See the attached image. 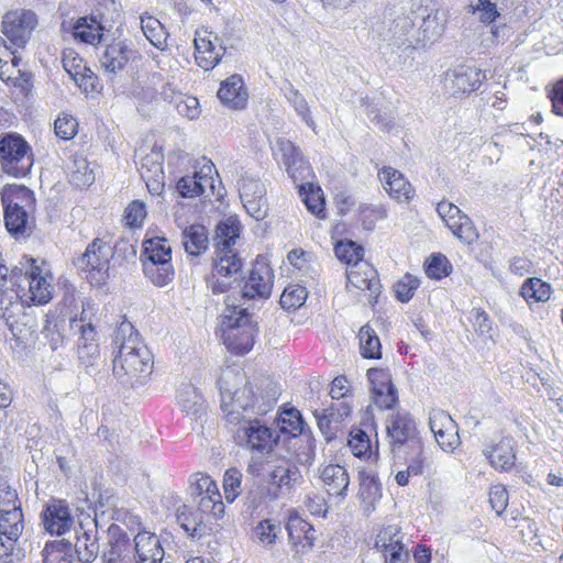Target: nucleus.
<instances>
[{
	"label": "nucleus",
	"instance_id": "35",
	"mask_svg": "<svg viewBox=\"0 0 563 563\" xmlns=\"http://www.w3.org/2000/svg\"><path fill=\"white\" fill-rule=\"evenodd\" d=\"M242 225L238 218L228 217L220 221L216 229L214 249L235 250L234 245L240 238Z\"/></svg>",
	"mask_w": 563,
	"mask_h": 563
},
{
	"label": "nucleus",
	"instance_id": "26",
	"mask_svg": "<svg viewBox=\"0 0 563 563\" xmlns=\"http://www.w3.org/2000/svg\"><path fill=\"white\" fill-rule=\"evenodd\" d=\"M87 525L88 528H85L84 522H80L81 532H77V541L75 543L78 560L82 563L95 561L99 554L97 517L91 519Z\"/></svg>",
	"mask_w": 563,
	"mask_h": 563
},
{
	"label": "nucleus",
	"instance_id": "61",
	"mask_svg": "<svg viewBox=\"0 0 563 563\" xmlns=\"http://www.w3.org/2000/svg\"><path fill=\"white\" fill-rule=\"evenodd\" d=\"M65 329V321L62 322H52L46 321L44 325L43 333L45 338L48 340L49 346L53 351H56L60 347L65 346V334L63 333Z\"/></svg>",
	"mask_w": 563,
	"mask_h": 563
},
{
	"label": "nucleus",
	"instance_id": "15",
	"mask_svg": "<svg viewBox=\"0 0 563 563\" xmlns=\"http://www.w3.org/2000/svg\"><path fill=\"white\" fill-rule=\"evenodd\" d=\"M485 79L486 75L481 69L457 65L445 73L444 87L452 96L462 97L476 91Z\"/></svg>",
	"mask_w": 563,
	"mask_h": 563
},
{
	"label": "nucleus",
	"instance_id": "10",
	"mask_svg": "<svg viewBox=\"0 0 563 563\" xmlns=\"http://www.w3.org/2000/svg\"><path fill=\"white\" fill-rule=\"evenodd\" d=\"M113 256L112 246L101 239L91 241L86 251L76 258L75 266L86 273V278L92 286H101L109 278L110 260Z\"/></svg>",
	"mask_w": 563,
	"mask_h": 563
},
{
	"label": "nucleus",
	"instance_id": "13",
	"mask_svg": "<svg viewBox=\"0 0 563 563\" xmlns=\"http://www.w3.org/2000/svg\"><path fill=\"white\" fill-rule=\"evenodd\" d=\"M406 541L408 538L398 525H387L377 530L374 548L383 555L385 563H405L409 559Z\"/></svg>",
	"mask_w": 563,
	"mask_h": 563
},
{
	"label": "nucleus",
	"instance_id": "23",
	"mask_svg": "<svg viewBox=\"0 0 563 563\" xmlns=\"http://www.w3.org/2000/svg\"><path fill=\"white\" fill-rule=\"evenodd\" d=\"M225 48L219 37L212 33L197 34L195 38V59L205 70L213 69L224 55Z\"/></svg>",
	"mask_w": 563,
	"mask_h": 563
},
{
	"label": "nucleus",
	"instance_id": "19",
	"mask_svg": "<svg viewBox=\"0 0 563 563\" xmlns=\"http://www.w3.org/2000/svg\"><path fill=\"white\" fill-rule=\"evenodd\" d=\"M107 22L106 12L96 9L91 15L80 16L73 25L71 34L76 42L97 45L101 43Z\"/></svg>",
	"mask_w": 563,
	"mask_h": 563
},
{
	"label": "nucleus",
	"instance_id": "44",
	"mask_svg": "<svg viewBox=\"0 0 563 563\" xmlns=\"http://www.w3.org/2000/svg\"><path fill=\"white\" fill-rule=\"evenodd\" d=\"M358 340L361 355L364 358H379L382 356L379 338L368 324L360 329Z\"/></svg>",
	"mask_w": 563,
	"mask_h": 563
},
{
	"label": "nucleus",
	"instance_id": "25",
	"mask_svg": "<svg viewBox=\"0 0 563 563\" xmlns=\"http://www.w3.org/2000/svg\"><path fill=\"white\" fill-rule=\"evenodd\" d=\"M109 549L103 552V563H133L130 555V538L122 528L115 523H111L108 528Z\"/></svg>",
	"mask_w": 563,
	"mask_h": 563
},
{
	"label": "nucleus",
	"instance_id": "49",
	"mask_svg": "<svg viewBox=\"0 0 563 563\" xmlns=\"http://www.w3.org/2000/svg\"><path fill=\"white\" fill-rule=\"evenodd\" d=\"M95 181V173L85 157H76L70 168V183L76 187H87Z\"/></svg>",
	"mask_w": 563,
	"mask_h": 563
},
{
	"label": "nucleus",
	"instance_id": "40",
	"mask_svg": "<svg viewBox=\"0 0 563 563\" xmlns=\"http://www.w3.org/2000/svg\"><path fill=\"white\" fill-rule=\"evenodd\" d=\"M73 545L69 541L56 540L45 544L43 563H73Z\"/></svg>",
	"mask_w": 563,
	"mask_h": 563
},
{
	"label": "nucleus",
	"instance_id": "11",
	"mask_svg": "<svg viewBox=\"0 0 563 563\" xmlns=\"http://www.w3.org/2000/svg\"><path fill=\"white\" fill-rule=\"evenodd\" d=\"M92 310L90 303L82 307L79 318H73L68 321V327L73 335L77 336L76 346L78 358L87 366L93 365L100 355L98 333L92 323Z\"/></svg>",
	"mask_w": 563,
	"mask_h": 563
},
{
	"label": "nucleus",
	"instance_id": "4",
	"mask_svg": "<svg viewBox=\"0 0 563 563\" xmlns=\"http://www.w3.org/2000/svg\"><path fill=\"white\" fill-rule=\"evenodd\" d=\"M1 201L8 232L15 238L30 234L35 225L33 191L20 185L4 187L1 191Z\"/></svg>",
	"mask_w": 563,
	"mask_h": 563
},
{
	"label": "nucleus",
	"instance_id": "57",
	"mask_svg": "<svg viewBox=\"0 0 563 563\" xmlns=\"http://www.w3.org/2000/svg\"><path fill=\"white\" fill-rule=\"evenodd\" d=\"M286 172L288 176L292 179L295 184L301 181L307 183L312 177V169L310 164L305 157L299 155L296 159L291 161V163L286 166Z\"/></svg>",
	"mask_w": 563,
	"mask_h": 563
},
{
	"label": "nucleus",
	"instance_id": "43",
	"mask_svg": "<svg viewBox=\"0 0 563 563\" xmlns=\"http://www.w3.org/2000/svg\"><path fill=\"white\" fill-rule=\"evenodd\" d=\"M143 266L145 276L156 286H166L174 278L175 271L172 265V260L161 263H144Z\"/></svg>",
	"mask_w": 563,
	"mask_h": 563
},
{
	"label": "nucleus",
	"instance_id": "24",
	"mask_svg": "<svg viewBox=\"0 0 563 563\" xmlns=\"http://www.w3.org/2000/svg\"><path fill=\"white\" fill-rule=\"evenodd\" d=\"M132 54L133 51L125 40H113L100 55L101 68L108 76L114 77L124 69Z\"/></svg>",
	"mask_w": 563,
	"mask_h": 563
},
{
	"label": "nucleus",
	"instance_id": "58",
	"mask_svg": "<svg viewBox=\"0 0 563 563\" xmlns=\"http://www.w3.org/2000/svg\"><path fill=\"white\" fill-rule=\"evenodd\" d=\"M282 528L278 523L269 519L262 520L255 528L254 533L258 541L264 547H269L275 543L277 536L280 533Z\"/></svg>",
	"mask_w": 563,
	"mask_h": 563
},
{
	"label": "nucleus",
	"instance_id": "46",
	"mask_svg": "<svg viewBox=\"0 0 563 563\" xmlns=\"http://www.w3.org/2000/svg\"><path fill=\"white\" fill-rule=\"evenodd\" d=\"M277 423L279 432L284 434H289L292 438L303 434L305 422L301 413L295 408L284 410L279 415Z\"/></svg>",
	"mask_w": 563,
	"mask_h": 563
},
{
	"label": "nucleus",
	"instance_id": "29",
	"mask_svg": "<svg viewBox=\"0 0 563 563\" xmlns=\"http://www.w3.org/2000/svg\"><path fill=\"white\" fill-rule=\"evenodd\" d=\"M416 19L415 14L411 15H402L395 19L388 30L390 36L388 41L391 42L394 46L401 47L408 46L412 47L416 44L417 38V29H416Z\"/></svg>",
	"mask_w": 563,
	"mask_h": 563
},
{
	"label": "nucleus",
	"instance_id": "2",
	"mask_svg": "<svg viewBox=\"0 0 563 563\" xmlns=\"http://www.w3.org/2000/svg\"><path fill=\"white\" fill-rule=\"evenodd\" d=\"M113 344L118 349L113 374L132 387L144 385L153 372V355L130 321L124 320L117 328Z\"/></svg>",
	"mask_w": 563,
	"mask_h": 563
},
{
	"label": "nucleus",
	"instance_id": "47",
	"mask_svg": "<svg viewBox=\"0 0 563 563\" xmlns=\"http://www.w3.org/2000/svg\"><path fill=\"white\" fill-rule=\"evenodd\" d=\"M285 97L292 106L296 113L301 118V120L314 131L316 123L310 115V108L308 106L307 100L299 92V90H297L296 88H294L292 85L289 84L288 87L285 88Z\"/></svg>",
	"mask_w": 563,
	"mask_h": 563
},
{
	"label": "nucleus",
	"instance_id": "20",
	"mask_svg": "<svg viewBox=\"0 0 563 563\" xmlns=\"http://www.w3.org/2000/svg\"><path fill=\"white\" fill-rule=\"evenodd\" d=\"M130 547V555L133 563H162L164 549L158 537L146 530L139 531Z\"/></svg>",
	"mask_w": 563,
	"mask_h": 563
},
{
	"label": "nucleus",
	"instance_id": "37",
	"mask_svg": "<svg viewBox=\"0 0 563 563\" xmlns=\"http://www.w3.org/2000/svg\"><path fill=\"white\" fill-rule=\"evenodd\" d=\"M299 195L308 211L319 219L325 218L324 198L319 186H313L310 181L298 185Z\"/></svg>",
	"mask_w": 563,
	"mask_h": 563
},
{
	"label": "nucleus",
	"instance_id": "27",
	"mask_svg": "<svg viewBox=\"0 0 563 563\" xmlns=\"http://www.w3.org/2000/svg\"><path fill=\"white\" fill-rule=\"evenodd\" d=\"M378 176L385 190L395 200L408 202L412 198L413 188L400 172L384 167Z\"/></svg>",
	"mask_w": 563,
	"mask_h": 563
},
{
	"label": "nucleus",
	"instance_id": "31",
	"mask_svg": "<svg viewBox=\"0 0 563 563\" xmlns=\"http://www.w3.org/2000/svg\"><path fill=\"white\" fill-rule=\"evenodd\" d=\"M361 507L366 517L371 516L382 498L380 484L377 478L365 471H358Z\"/></svg>",
	"mask_w": 563,
	"mask_h": 563
},
{
	"label": "nucleus",
	"instance_id": "60",
	"mask_svg": "<svg viewBox=\"0 0 563 563\" xmlns=\"http://www.w3.org/2000/svg\"><path fill=\"white\" fill-rule=\"evenodd\" d=\"M419 285L420 280L416 276L406 274L395 285L396 298L401 302H408L413 297Z\"/></svg>",
	"mask_w": 563,
	"mask_h": 563
},
{
	"label": "nucleus",
	"instance_id": "5",
	"mask_svg": "<svg viewBox=\"0 0 563 563\" xmlns=\"http://www.w3.org/2000/svg\"><path fill=\"white\" fill-rule=\"evenodd\" d=\"M221 332L224 345L232 353L245 354L254 345L256 328L251 321L247 309L230 302L229 297L222 314Z\"/></svg>",
	"mask_w": 563,
	"mask_h": 563
},
{
	"label": "nucleus",
	"instance_id": "54",
	"mask_svg": "<svg viewBox=\"0 0 563 563\" xmlns=\"http://www.w3.org/2000/svg\"><path fill=\"white\" fill-rule=\"evenodd\" d=\"M456 424L449 412L442 409H432L429 413V426L433 435L443 434L444 431H453Z\"/></svg>",
	"mask_w": 563,
	"mask_h": 563
},
{
	"label": "nucleus",
	"instance_id": "52",
	"mask_svg": "<svg viewBox=\"0 0 563 563\" xmlns=\"http://www.w3.org/2000/svg\"><path fill=\"white\" fill-rule=\"evenodd\" d=\"M170 102L181 117L189 120H194L199 117V101L196 97L178 93L170 100Z\"/></svg>",
	"mask_w": 563,
	"mask_h": 563
},
{
	"label": "nucleus",
	"instance_id": "12",
	"mask_svg": "<svg viewBox=\"0 0 563 563\" xmlns=\"http://www.w3.org/2000/svg\"><path fill=\"white\" fill-rule=\"evenodd\" d=\"M37 23V15L34 11L15 9L8 11L2 16L1 31L13 46L23 48L30 41Z\"/></svg>",
	"mask_w": 563,
	"mask_h": 563
},
{
	"label": "nucleus",
	"instance_id": "1",
	"mask_svg": "<svg viewBox=\"0 0 563 563\" xmlns=\"http://www.w3.org/2000/svg\"><path fill=\"white\" fill-rule=\"evenodd\" d=\"M244 375L240 371L225 369L218 380L221 396V409L230 423L245 422L238 432V440L252 453L268 454L277 444L279 435L271 428L261 424L253 416H263L275 407L280 388L269 378L244 384Z\"/></svg>",
	"mask_w": 563,
	"mask_h": 563
},
{
	"label": "nucleus",
	"instance_id": "59",
	"mask_svg": "<svg viewBox=\"0 0 563 563\" xmlns=\"http://www.w3.org/2000/svg\"><path fill=\"white\" fill-rule=\"evenodd\" d=\"M62 63L64 69L75 79L80 73H82L87 66L80 55L73 48H65L62 54Z\"/></svg>",
	"mask_w": 563,
	"mask_h": 563
},
{
	"label": "nucleus",
	"instance_id": "17",
	"mask_svg": "<svg viewBox=\"0 0 563 563\" xmlns=\"http://www.w3.org/2000/svg\"><path fill=\"white\" fill-rule=\"evenodd\" d=\"M273 271L264 261L256 260L242 287L244 298L265 299L271 296L273 287Z\"/></svg>",
	"mask_w": 563,
	"mask_h": 563
},
{
	"label": "nucleus",
	"instance_id": "33",
	"mask_svg": "<svg viewBox=\"0 0 563 563\" xmlns=\"http://www.w3.org/2000/svg\"><path fill=\"white\" fill-rule=\"evenodd\" d=\"M320 477L328 487V494L345 497L350 478L344 466L329 464L322 468Z\"/></svg>",
	"mask_w": 563,
	"mask_h": 563
},
{
	"label": "nucleus",
	"instance_id": "62",
	"mask_svg": "<svg viewBox=\"0 0 563 563\" xmlns=\"http://www.w3.org/2000/svg\"><path fill=\"white\" fill-rule=\"evenodd\" d=\"M73 80L86 95L99 93L102 90V84L100 82L98 76L89 67H87Z\"/></svg>",
	"mask_w": 563,
	"mask_h": 563
},
{
	"label": "nucleus",
	"instance_id": "39",
	"mask_svg": "<svg viewBox=\"0 0 563 563\" xmlns=\"http://www.w3.org/2000/svg\"><path fill=\"white\" fill-rule=\"evenodd\" d=\"M520 295L528 302H544L550 299L551 285L537 277L527 278L521 288Z\"/></svg>",
	"mask_w": 563,
	"mask_h": 563
},
{
	"label": "nucleus",
	"instance_id": "28",
	"mask_svg": "<svg viewBox=\"0 0 563 563\" xmlns=\"http://www.w3.org/2000/svg\"><path fill=\"white\" fill-rule=\"evenodd\" d=\"M220 101L233 109L245 107L249 98L243 78L240 75H232L223 80L218 90Z\"/></svg>",
	"mask_w": 563,
	"mask_h": 563
},
{
	"label": "nucleus",
	"instance_id": "42",
	"mask_svg": "<svg viewBox=\"0 0 563 563\" xmlns=\"http://www.w3.org/2000/svg\"><path fill=\"white\" fill-rule=\"evenodd\" d=\"M143 255L146 261L144 263H161L172 260V247L164 238L148 239L143 244Z\"/></svg>",
	"mask_w": 563,
	"mask_h": 563
},
{
	"label": "nucleus",
	"instance_id": "36",
	"mask_svg": "<svg viewBox=\"0 0 563 563\" xmlns=\"http://www.w3.org/2000/svg\"><path fill=\"white\" fill-rule=\"evenodd\" d=\"M289 540L292 544H301L302 548L313 545L312 526L303 520L297 512L290 514L286 526Z\"/></svg>",
	"mask_w": 563,
	"mask_h": 563
},
{
	"label": "nucleus",
	"instance_id": "64",
	"mask_svg": "<svg viewBox=\"0 0 563 563\" xmlns=\"http://www.w3.org/2000/svg\"><path fill=\"white\" fill-rule=\"evenodd\" d=\"M242 474L236 468H230L223 476V489L228 503L234 501L240 494Z\"/></svg>",
	"mask_w": 563,
	"mask_h": 563
},
{
	"label": "nucleus",
	"instance_id": "7",
	"mask_svg": "<svg viewBox=\"0 0 563 563\" xmlns=\"http://www.w3.org/2000/svg\"><path fill=\"white\" fill-rule=\"evenodd\" d=\"M34 155L26 140L15 132L0 134V166L4 174L22 178L30 174Z\"/></svg>",
	"mask_w": 563,
	"mask_h": 563
},
{
	"label": "nucleus",
	"instance_id": "41",
	"mask_svg": "<svg viewBox=\"0 0 563 563\" xmlns=\"http://www.w3.org/2000/svg\"><path fill=\"white\" fill-rule=\"evenodd\" d=\"M140 24L144 36L158 49L166 46V32L163 24L154 16H140Z\"/></svg>",
	"mask_w": 563,
	"mask_h": 563
},
{
	"label": "nucleus",
	"instance_id": "6",
	"mask_svg": "<svg viewBox=\"0 0 563 563\" xmlns=\"http://www.w3.org/2000/svg\"><path fill=\"white\" fill-rule=\"evenodd\" d=\"M8 267L0 263V308L2 310V319L11 331L12 335L18 340H25L37 328L36 319L32 310H27L32 305L14 299L9 294L7 286Z\"/></svg>",
	"mask_w": 563,
	"mask_h": 563
},
{
	"label": "nucleus",
	"instance_id": "14",
	"mask_svg": "<svg viewBox=\"0 0 563 563\" xmlns=\"http://www.w3.org/2000/svg\"><path fill=\"white\" fill-rule=\"evenodd\" d=\"M412 14H415L416 24H419L416 44L433 43L442 36L448 16L438 3L420 5Z\"/></svg>",
	"mask_w": 563,
	"mask_h": 563
},
{
	"label": "nucleus",
	"instance_id": "38",
	"mask_svg": "<svg viewBox=\"0 0 563 563\" xmlns=\"http://www.w3.org/2000/svg\"><path fill=\"white\" fill-rule=\"evenodd\" d=\"M169 498L175 508L177 522L188 534L194 536L198 526L202 523V516L198 511H191L178 496L170 494Z\"/></svg>",
	"mask_w": 563,
	"mask_h": 563
},
{
	"label": "nucleus",
	"instance_id": "53",
	"mask_svg": "<svg viewBox=\"0 0 563 563\" xmlns=\"http://www.w3.org/2000/svg\"><path fill=\"white\" fill-rule=\"evenodd\" d=\"M470 8L483 24H492L500 15L497 4L490 0H476L470 4Z\"/></svg>",
	"mask_w": 563,
	"mask_h": 563
},
{
	"label": "nucleus",
	"instance_id": "21",
	"mask_svg": "<svg viewBox=\"0 0 563 563\" xmlns=\"http://www.w3.org/2000/svg\"><path fill=\"white\" fill-rule=\"evenodd\" d=\"M213 173H216L214 166L209 161L199 170H195L192 175H186L177 181L178 194L184 198H195L203 195L208 188L213 192Z\"/></svg>",
	"mask_w": 563,
	"mask_h": 563
},
{
	"label": "nucleus",
	"instance_id": "32",
	"mask_svg": "<svg viewBox=\"0 0 563 563\" xmlns=\"http://www.w3.org/2000/svg\"><path fill=\"white\" fill-rule=\"evenodd\" d=\"M177 400L181 411L199 420L205 416V400L197 388L190 383L180 384Z\"/></svg>",
	"mask_w": 563,
	"mask_h": 563
},
{
	"label": "nucleus",
	"instance_id": "55",
	"mask_svg": "<svg viewBox=\"0 0 563 563\" xmlns=\"http://www.w3.org/2000/svg\"><path fill=\"white\" fill-rule=\"evenodd\" d=\"M347 445L354 457H365L367 452L372 454L369 437L362 429H353L350 432ZM367 457H371V455Z\"/></svg>",
	"mask_w": 563,
	"mask_h": 563
},
{
	"label": "nucleus",
	"instance_id": "63",
	"mask_svg": "<svg viewBox=\"0 0 563 563\" xmlns=\"http://www.w3.org/2000/svg\"><path fill=\"white\" fill-rule=\"evenodd\" d=\"M78 123L73 115L62 114L54 123V130L57 137L68 141L77 134Z\"/></svg>",
	"mask_w": 563,
	"mask_h": 563
},
{
	"label": "nucleus",
	"instance_id": "9",
	"mask_svg": "<svg viewBox=\"0 0 563 563\" xmlns=\"http://www.w3.org/2000/svg\"><path fill=\"white\" fill-rule=\"evenodd\" d=\"M387 437L394 455L421 457L422 443L415 420L407 412H396L387 420Z\"/></svg>",
	"mask_w": 563,
	"mask_h": 563
},
{
	"label": "nucleus",
	"instance_id": "3",
	"mask_svg": "<svg viewBox=\"0 0 563 563\" xmlns=\"http://www.w3.org/2000/svg\"><path fill=\"white\" fill-rule=\"evenodd\" d=\"M7 280L3 288L14 299L23 302L40 306L47 303L53 297V275L44 263L38 265L34 258H26L23 267H14Z\"/></svg>",
	"mask_w": 563,
	"mask_h": 563
},
{
	"label": "nucleus",
	"instance_id": "16",
	"mask_svg": "<svg viewBox=\"0 0 563 563\" xmlns=\"http://www.w3.org/2000/svg\"><path fill=\"white\" fill-rule=\"evenodd\" d=\"M42 523L51 534L62 536L74 526V517L68 504L62 499H51L41 512Z\"/></svg>",
	"mask_w": 563,
	"mask_h": 563
},
{
	"label": "nucleus",
	"instance_id": "51",
	"mask_svg": "<svg viewBox=\"0 0 563 563\" xmlns=\"http://www.w3.org/2000/svg\"><path fill=\"white\" fill-rule=\"evenodd\" d=\"M307 296L308 291L306 287L289 285L284 289L280 296V306L287 310L297 309L305 303Z\"/></svg>",
	"mask_w": 563,
	"mask_h": 563
},
{
	"label": "nucleus",
	"instance_id": "22",
	"mask_svg": "<svg viewBox=\"0 0 563 563\" xmlns=\"http://www.w3.org/2000/svg\"><path fill=\"white\" fill-rule=\"evenodd\" d=\"M23 528L22 509L2 510L0 514V558L12 554Z\"/></svg>",
	"mask_w": 563,
	"mask_h": 563
},
{
	"label": "nucleus",
	"instance_id": "34",
	"mask_svg": "<svg viewBox=\"0 0 563 563\" xmlns=\"http://www.w3.org/2000/svg\"><path fill=\"white\" fill-rule=\"evenodd\" d=\"M183 245L189 256L198 257L209 245L208 230L201 224H191L181 233Z\"/></svg>",
	"mask_w": 563,
	"mask_h": 563
},
{
	"label": "nucleus",
	"instance_id": "45",
	"mask_svg": "<svg viewBox=\"0 0 563 563\" xmlns=\"http://www.w3.org/2000/svg\"><path fill=\"white\" fill-rule=\"evenodd\" d=\"M278 496L277 486H271L267 483H256L247 492L246 504L249 508L257 509L263 504L277 499Z\"/></svg>",
	"mask_w": 563,
	"mask_h": 563
},
{
	"label": "nucleus",
	"instance_id": "18",
	"mask_svg": "<svg viewBox=\"0 0 563 563\" xmlns=\"http://www.w3.org/2000/svg\"><path fill=\"white\" fill-rule=\"evenodd\" d=\"M240 197L247 213L256 220L267 214L266 187L260 179L244 178L240 186Z\"/></svg>",
	"mask_w": 563,
	"mask_h": 563
},
{
	"label": "nucleus",
	"instance_id": "50",
	"mask_svg": "<svg viewBox=\"0 0 563 563\" xmlns=\"http://www.w3.org/2000/svg\"><path fill=\"white\" fill-rule=\"evenodd\" d=\"M449 229L465 244H472L478 239L476 228L465 213L460 216V219H457Z\"/></svg>",
	"mask_w": 563,
	"mask_h": 563
},
{
	"label": "nucleus",
	"instance_id": "48",
	"mask_svg": "<svg viewBox=\"0 0 563 563\" xmlns=\"http://www.w3.org/2000/svg\"><path fill=\"white\" fill-rule=\"evenodd\" d=\"M334 253L340 261L351 267H357L364 263V249L353 241L339 242L334 247Z\"/></svg>",
	"mask_w": 563,
	"mask_h": 563
},
{
	"label": "nucleus",
	"instance_id": "56",
	"mask_svg": "<svg viewBox=\"0 0 563 563\" xmlns=\"http://www.w3.org/2000/svg\"><path fill=\"white\" fill-rule=\"evenodd\" d=\"M451 265L448 258L438 253L432 254L426 263V274L432 279H441L451 273Z\"/></svg>",
	"mask_w": 563,
	"mask_h": 563
},
{
	"label": "nucleus",
	"instance_id": "8",
	"mask_svg": "<svg viewBox=\"0 0 563 563\" xmlns=\"http://www.w3.org/2000/svg\"><path fill=\"white\" fill-rule=\"evenodd\" d=\"M243 260L236 250L214 249L212 271L206 276V285L213 295L229 291L243 279Z\"/></svg>",
	"mask_w": 563,
	"mask_h": 563
},
{
	"label": "nucleus",
	"instance_id": "30",
	"mask_svg": "<svg viewBox=\"0 0 563 563\" xmlns=\"http://www.w3.org/2000/svg\"><path fill=\"white\" fill-rule=\"evenodd\" d=\"M346 277L351 286L360 290H368L371 296H377L380 291L382 286L377 273L367 262L357 267H351Z\"/></svg>",
	"mask_w": 563,
	"mask_h": 563
}]
</instances>
